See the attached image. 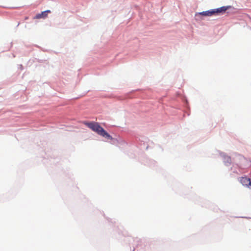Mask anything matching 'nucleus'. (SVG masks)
Listing matches in <instances>:
<instances>
[{
  "label": "nucleus",
  "instance_id": "20e7f679",
  "mask_svg": "<svg viewBox=\"0 0 251 251\" xmlns=\"http://www.w3.org/2000/svg\"><path fill=\"white\" fill-rule=\"evenodd\" d=\"M250 179V178L247 177H241L239 178V181L244 186L248 187Z\"/></svg>",
  "mask_w": 251,
  "mask_h": 251
},
{
  "label": "nucleus",
  "instance_id": "0eeeda50",
  "mask_svg": "<svg viewBox=\"0 0 251 251\" xmlns=\"http://www.w3.org/2000/svg\"><path fill=\"white\" fill-rule=\"evenodd\" d=\"M248 187L251 189V179H250V181L249 182V185H248Z\"/></svg>",
  "mask_w": 251,
  "mask_h": 251
},
{
  "label": "nucleus",
  "instance_id": "423d86ee",
  "mask_svg": "<svg viewBox=\"0 0 251 251\" xmlns=\"http://www.w3.org/2000/svg\"><path fill=\"white\" fill-rule=\"evenodd\" d=\"M227 9V7L223 6L215 10V14L225 12Z\"/></svg>",
  "mask_w": 251,
  "mask_h": 251
},
{
  "label": "nucleus",
  "instance_id": "7ed1b4c3",
  "mask_svg": "<svg viewBox=\"0 0 251 251\" xmlns=\"http://www.w3.org/2000/svg\"><path fill=\"white\" fill-rule=\"evenodd\" d=\"M51 12L50 10H47L46 11L42 12L41 13H39L37 14L34 19H45L48 16V14L50 13Z\"/></svg>",
  "mask_w": 251,
  "mask_h": 251
},
{
  "label": "nucleus",
  "instance_id": "39448f33",
  "mask_svg": "<svg viewBox=\"0 0 251 251\" xmlns=\"http://www.w3.org/2000/svg\"><path fill=\"white\" fill-rule=\"evenodd\" d=\"M200 14L204 16H211L215 15V10H211L210 11H203L200 13Z\"/></svg>",
  "mask_w": 251,
  "mask_h": 251
},
{
  "label": "nucleus",
  "instance_id": "f03ea898",
  "mask_svg": "<svg viewBox=\"0 0 251 251\" xmlns=\"http://www.w3.org/2000/svg\"><path fill=\"white\" fill-rule=\"evenodd\" d=\"M85 125L91 129L93 131H95L99 124L95 122H84Z\"/></svg>",
  "mask_w": 251,
  "mask_h": 251
},
{
  "label": "nucleus",
  "instance_id": "f257e3e1",
  "mask_svg": "<svg viewBox=\"0 0 251 251\" xmlns=\"http://www.w3.org/2000/svg\"><path fill=\"white\" fill-rule=\"evenodd\" d=\"M95 132L106 138H112V137L100 125L98 126Z\"/></svg>",
  "mask_w": 251,
  "mask_h": 251
}]
</instances>
